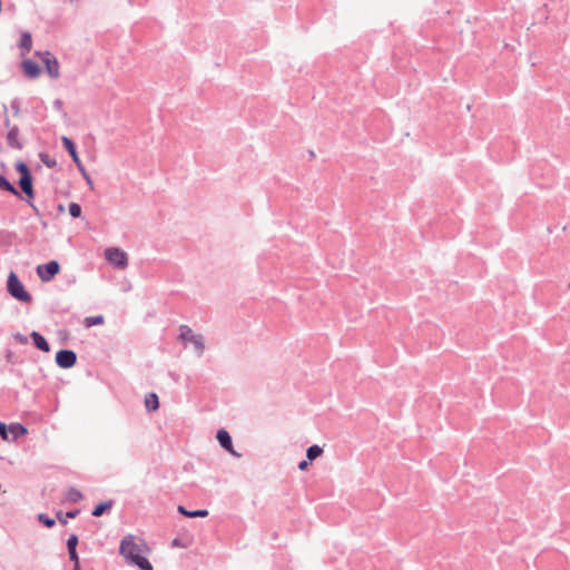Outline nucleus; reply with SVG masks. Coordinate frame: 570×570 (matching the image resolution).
Returning a JSON list of instances; mask_svg holds the SVG:
<instances>
[{
    "label": "nucleus",
    "instance_id": "obj_30",
    "mask_svg": "<svg viewBox=\"0 0 570 570\" xmlns=\"http://www.w3.org/2000/svg\"><path fill=\"white\" fill-rule=\"evenodd\" d=\"M9 430H8V424H6L4 422H0V438L3 440V441H9Z\"/></svg>",
    "mask_w": 570,
    "mask_h": 570
},
{
    "label": "nucleus",
    "instance_id": "obj_17",
    "mask_svg": "<svg viewBox=\"0 0 570 570\" xmlns=\"http://www.w3.org/2000/svg\"><path fill=\"white\" fill-rule=\"evenodd\" d=\"M145 406L147 412H154L159 407V397L156 393L150 392L145 397Z\"/></svg>",
    "mask_w": 570,
    "mask_h": 570
},
{
    "label": "nucleus",
    "instance_id": "obj_11",
    "mask_svg": "<svg viewBox=\"0 0 570 570\" xmlns=\"http://www.w3.org/2000/svg\"><path fill=\"white\" fill-rule=\"evenodd\" d=\"M21 68H22L23 73L30 79H35V78L39 77V75L41 72L40 66L31 59H24L21 62Z\"/></svg>",
    "mask_w": 570,
    "mask_h": 570
},
{
    "label": "nucleus",
    "instance_id": "obj_35",
    "mask_svg": "<svg viewBox=\"0 0 570 570\" xmlns=\"http://www.w3.org/2000/svg\"><path fill=\"white\" fill-rule=\"evenodd\" d=\"M53 108H55L56 110H62V109H63V102H62V100H60V99H56V100L53 101Z\"/></svg>",
    "mask_w": 570,
    "mask_h": 570
},
{
    "label": "nucleus",
    "instance_id": "obj_40",
    "mask_svg": "<svg viewBox=\"0 0 570 570\" xmlns=\"http://www.w3.org/2000/svg\"><path fill=\"white\" fill-rule=\"evenodd\" d=\"M307 153L311 160L315 158V153L313 150H308Z\"/></svg>",
    "mask_w": 570,
    "mask_h": 570
},
{
    "label": "nucleus",
    "instance_id": "obj_24",
    "mask_svg": "<svg viewBox=\"0 0 570 570\" xmlns=\"http://www.w3.org/2000/svg\"><path fill=\"white\" fill-rule=\"evenodd\" d=\"M39 158L48 168H55L57 166L56 159H53L46 153H40Z\"/></svg>",
    "mask_w": 570,
    "mask_h": 570
},
{
    "label": "nucleus",
    "instance_id": "obj_32",
    "mask_svg": "<svg viewBox=\"0 0 570 570\" xmlns=\"http://www.w3.org/2000/svg\"><path fill=\"white\" fill-rule=\"evenodd\" d=\"M311 465H312V462L305 458L304 460L298 462L297 468L301 471H307Z\"/></svg>",
    "mask_w": 570,
    "mask_h": 570
},
{
    "label": "nucleus",
    "instance_id": "obj_39",
    "mask_svg": "<svg viewBox=\"0 0 570 570\" xmlns=\"http://www.w3.org/2000/svg\"><path fill=\"white\" fill-rule=\"evenodd\" d=\"M171 544H173V547H180L181 546L178 538L174 539Z\"/></svg>",
    "mask_w": 570,
    "mask_h": 570
},
{
    "label": "nucleus",
    "instance_id": "obj_22",
    "mask_svg": "<svg viewBox=\"0 0 570 570\" xmlns=\"http://www.w3.org/2000/svg\"><path fill=\"white\" fill-rule=\"evenodd\" d=\"M79 514V510H70L63 515L62 512L57 513V519L60 523L67 524V519H73Z\"/></svg>",
    "mask_w": 570,
    "mask_h": 570
},
{
    "label": "nucleus",
    "instance_id": "obj_9",
    "mask_svg": "<svg viewBox=\"0 0 570 570\" xmlns=\"http://www.w3.org/2000/svg\"><path fill=\"white\" fill-rule=\"evenodd\" d=\"M216 439L219 445L233 456L239 458L240 453L236 452L233 445V440L229 432L225 429H219L216 433Z\"/></svg>",
    "mask_w": 570,
    "mask_h": 570
},
{
    "label": "nucleus",
    "instance_id": "obj_41",
    "mask_svg": "<svg viewBox=\"0 0 570 570\" xmlns=\"http://www.w3.org/2000/svg\"><path fill=\"white\" fill-rule=\"evenodd\" d=\"M58 209H59V212H63V206L60 204V205L58 206Z\"/></svg>",
    "mask_w": 570,
    "mask_h": 570
},
{
    "label": "nucleus",
    "instance_id": "obj_8",
    "mask_svg": "<svg viewBox=\"0 0 570 570\" xmlns=\"http://www.w3.org/2000/svg\"><path fill=\"white\" fill-rule=\"evenodd\" d=\"M20 193L26 195L24 200L30 203V199H35L33 177L32 174H23L18 180Z\"/></svg>",
    "mask_w": 570,
    "mask_h": 570
},
{
    "label": "nucleus",
    "instance_id": "obj_12",
    "mask_svg": "<svg viewBox=\"0 0 570 570\" xmlns=\"http://www.w3.org/2000/svg\"><path fill=\"white\" fill-rule=\"evenodd\" d=\"M19 127L13 125L10 127L7 134V144L10 148L21 150L23 148V142L19 140Z\"/></svg>",
    "mask_w": 570,
    "mask_h": 570
},
{
    "label": "nucleus",
    "instance_id": "obj_27",
    "mask_svg": "<svg viewBox=\"0 0 570 570\" xmlns=\"http://www.w3.org/2000/svg\"><path fill=\"white\" fill-rule=\"evenodd\" d=\"M87 326L100 325L104 323L102 315L90 316L85 320Z\"/></svg>",
    "mask_w": 570,
    "mask_h": 570
},
{
    "label": "nucleus",
    "instance_id": "obj_16",
    "mask_svg": "<svg viewBox=\"0 0 570 570\" xmlns=\"http://www.w3.org/2000/svg\"><path fill=\"white\" fill-rule=\"evenodd\" d=\"M0 189L22 199V195L4 175L0 174Z\"/></svg>",
    "mask_w": 570,
    "mask_h": 570
},
{
    "label": "nucleus",
    "instance_id": "obj_37",
    "mask_svg": "<svg viewBox=\"0 0 570 570\" xmlns=\"http://www.w3.org/2000/svg\"><path fill=\"white\" fill-rule=\"evenodd\" d=\"M27 204L31 207L35 215L40 216L39 208L35 205L33 199H30V203H27Z\"/></svg>",
    "mask_w": 570,
    "mask_h": 570
},
{
    "label": "nucleus",
    "instance_id": "obj_38",
    "mask_svg": "<svg viewBox=\"0 0 570 570\" xmlns=\"http://www.w3.org/2000/svg\"><path fill=\"white\" fill-rule=\"evenodd\" d=\"M59 335L62 336L63 338H67L69 333L66 330L65 331H59Z\"/></svg>",
    "mask_w": 570,
    "mask_h": 570
},
{
    "label": "nucleus",
    "instance_id": "obj_18",
    "mask_svg": "<svg viewBox=\"0 0 570 570\" xmlns=\"http://www.w3.org/2000/svg\"><path fill=\"white\" fill-rule=\"evenodd\" d=\"M114 503H115L114 500H108V501L98 503L91 511V515H94L96 518L101 517L102 514H105L107 511H109L112 508Z\"/></svg>",
    "mask_w": 570,
    "mask_h": 570
},
{
    "label": "nucleus",
    "instance_id": "obj_42",
    "mask_svg": "<svg viewBox=\"0 0 570 570\" xmlns=\"http://www.w3.org/2000/svg\"><path fill=\"white\" fill-rule=\"evenodd\" d=\"M72 570H81L80 567H72Z\"/></svg>",
    "mask_w": 570,
    "mask_h": 570
},
{
    "label": "nucleus",
    "instance_id": "obj_15",
    "mask_svg": "<svg viewBox=\"0 0 570 570\" xmlns=\"http://www.w3.org/2000/svg\"><path fill=\"white\" fill-rule=\"evenodd\" d=\"M177 511L186 518H206L209 514L206 509L188 510L184 505H178Z\"/></svg>",
    "mask_w": 570,
    "mask_h": 570
},
{
    "label": "nucleus",
    "instance_id": "obj_1",
    "mask_svg": "<svg viewBox=\"0 0 570 570\" xmlns=\"http://www.w3.org/2000/svg\"><path fill=\"white\" fill-rule=\"evenodd\" d=\"M119 553L129 564L136 566L140 570H154L149 560L141 554L142 548L135 542L131 534L124 537L120 541Z\"/></svg>",
    "mask_w": 570,
    "mask_h": 570
},
{
    "label": "nucleus",
    "instance_id": "obj_36",
    "mask_svg": "<svg viewBox=\"0 0 570 570\" xmlns=\"http://www.w3.org/2000/svg\"><path fill=\"white\" fill-rule=\"evenodd\" d=\"M83 178L86 179L87 184L92 188L94 183L90 178V176L87 174L86 169L83 168V171H81Z\"/></svg>",
    "mask_w": 570,
    "mask_h": 570
},
{
    "label": "nucleus",
    "instance_id": "obj_19",
    "mask_svg": "<svg viewBox=\"0 0 570 570\" xmlns=\"http://www.w3.org/2000/svg\"><path fill=\"white\" fill-rule=\"evenodd\" d=\"M19 47L22 50V55L29 52L32 47V37L28 31H23L20 37Z\"/></svg>",
    "mask_w": 570,
    "mask_h": 570
},
{
    "label": "nucleus",
    "instance_id": "obj_14",
    "mask_svg": "<svg viewBox=\"0 0 570 570\" xmlns=\"http://www.w3.org/2000/svg\"><path fill=\"white\" fill-rule=\"evenodd\" d=\"M9 433L12 435L11 441H17L19 438L28 434V429L21 423L8 424Z\"/></svg>",
    "mask_w": 570,
    "mask_h": 570
},
{
    "label": "nucleus",
    "instance_id": "obj_3",
    "mask_svg": "<svg viewBox=\"0 0 570 570\" xmlns=\"http://www.w3.org/2000/svg\"><path fill=\"white\" fill-rule=\"evenodd\" d=\"M178 338L184 343H191L198 356H202L205 351L204 337L200 334H195L187 325H180Z\"/></svg>",
    "mask_w": 570,
    "mask_h": 570
},
{
    "label": "nucleus",
    "instance_id": "obj_28",
    "mask_svg": "<svg viewBox=\"0 0 570 570\" xmlns=\"http://www.w3.org/2000/svg\"><path fill=\"white\" fill-rule=\"evenodd\" d=\"M14 168L19 173L20 176H22L23 174L31 173L28 165L21 160L16 163Z\"/></svg>",
    "mask_w": 570,
    "mask_h": 570
},
{
    "label": "nucleus",
    "instance_id": "obj_25",
    "mask_svg": "<svg viewBox=\"0 0 570 570\" xmlns=\"http://www.w3.org/2000/svg\"><path fill=\"white\" fill-rule=\"evenodd\" d=\"M68 209L72 218H79L81 216L82 210L78 203H70Z\"/></svg>",
    "mask_w": 570,
    "mask_h": 570
},
{
    "label": "nucleus",
    "instance_id": "obj_2",
    "mask_svg": "<svg viewBox=\"0 0 570 570\" xmlns=\"http://www.w3.org/2000/svg\"><path fill=\"white\" fill-rule=\"evenodd\" d=\"M7 292L20 303L30 304L32 302V295L26 289L23 283L12 271L8 275Z\"/></svg>",
    "mask_w": 570,
    "mask_h": 570
},
{
    "label": "nucleus",
    "instance_id": "obj_20",
    "mask_svg": "<svg viewBox=\"0 0 570 570\" xmlns=\"http://www.w3.org/2000/svg\"><path fill=\"white\" fill-rule=\"evenodd\" d=\"M324 450L318 444H313L306 449V459L312 463L320 456H322Z\"/></svg>",
    "mask_w": 570,
    "mask_h": 570
},
{
    "label": "nucleus",
    "instance_id": "obj_33",
    "mask_svg": "<svg viewBox=\"0 0 570 570\" xmlns=\"http://www.w3.org/2000/svg\"><path fill=\"white\" fill-rule=\"evenodd\" d=\"M13 338L16 342L20 343V344H27L28 343V337L21 333H16L13 335Z\"/></svg>",
    "mask_w": 570,
    "mask_h": 570
},
{
    "label": "nucleus",
    "instance_id": "obj_26",
    "mask_svg": "<svg viewBox=\"0 0 570 570\" xmlns=\"http://www.w3.org/2000/svg\"><path fill=\"white\" fill-rule=\"evenodd\" d=\"M78 542H79L78 535L75 533L70 534L69 538L67 539L68 551L77 550Z\"/></svg>",
    "mask_w": 570,
    "mask_h": 570
},
{
    "label": "nucleus",
    "instance_id": "obj_31",
    "mask_svg": "<svg viewBox=\"0 0 570 570\" xmlns=\"http://www.w3.org/2000/svg\"><path fill=\"white\" fill-rule=\"evenodd\" d=\"M69 560L73 563V567H80V560L77 550L68 551Z\"/></svg>",
    "mask_w": 570,
    "mask_h": 570
},
{
    "label": "nucleus",
    "instance_id": "obj_4",
    "mask_svg": "<svg viewBox=\"0 0 570 570\" xmlns=\"http://www.w3.org/2000/svg\"><path fill=\"white\" fill-rule=\"evenodd\" d=\"M36 55L41 59L45 65L47 73L52 79H58L60 76L58 59L50 51H37Z\"/></svg>",
    "mask_w": 570,
    "mask_h": 570
},
{
    "label": "nucleus",
    "instance_id": "obj_7",
    "mask_svg": "<svg viewBox=\"0 0 570 570\" xmlns=\"http://www.w3.org/2000/svg\"><path fill=\"white\" fill-rule=\"evenodd\" d=\"M55 361H56V364L60 368H65V370L71 368L77 363V354L72 350H67V348L59 350L56 353Z\"/></svg>",
    "mask_w": 570,
    "mask_h": 570
},
{
    "label": "nucleus",
    "instance_id": "obj_6",
    "mask_svg": "<svg viewBox=\"0 0 570 570\" xmlns=\"http://www.w3.org/2000/svg\"><path fill=\"white\" fill-rule=\"evenodd\" d=\"M105 254L107 261L115 267L125 268L128 265L127 254L118 247H109Z\"/></svg>",
    "mask_w": 570,
    "mask_h": 570
},
{
    "label": "nucleus",
    "instance_id": "obj_13",
    "mask_svg": "<svg viewBox=\"0 0 570 570\" xmlns=\"http://www.w3.org/2000/svg\"><path fill=\"white\" fill-rule=\"evenodd\" d=\"M30 337L32 338L35 347L45 353H48L50 351V344L42 334H40L37 331H32Z\"/></svg>",
    "mask_w": 570,
    "mask_h": 570
},
{
    "label": "nucleus",
    "instance_id": "obj_10",
    "mask_svg": "<svg viewBox=\"0 0 570 570\" xmlns=\"http://www.w3.org/2000/svg\"><path fill=\"white\" fill-rule=\"evenodd\" d=\"M61 142H62V146L65 147V149L67 150V153L69 154V156L71 157L72 161L78 167V169L80 171H83V165H82L81 159H80V157L78 155L75 141L71 138L67 137V136H62L61 137Z\"/></svg>",
    "mask_w": 570,
    "mask_h": 570
},
{
    "label": "nucleus",
    "instance_id": "obj_34",
    "mask_svg": "<svg viewBox=\"0 0 570 570\" xmlns=\"http://www.w3.org/2000/svg\"><path fill=\"white\" fill-rule=\"evenodd\" d=\"M3 108H4V119H3V125H4V127H7L8 129H10V127H12V126H11L10 119H9V117H8V115H7V107H6V105H3Z\"/></svg>",
    "mask_w": 570,
    "mask_h": 570
},
{
    "label": "nucleus",
    "instance_id": "obj_5",
    "mask_svg": "<svg viewBox=\"0 0 570 570\" xmlns=\"http://www.w3.org/2000/svg\"><path fill=\"white\" fill-rule=\"evenodd\" d=\"M60 272V264L57 261H49L46 264H40L36 268V273L38 277L47 283L53 279V277L59 274Z\"/></svg>",
    "mask_w": 570,
    "mask_h": 570
},
{
    "label": "nucleus",
    "instance_id": "obj_21",
    "mask_svg": "<svg viewBox=\"0 0 570 570\" xmlns=\"http://www.w3.org/2000/svg\"><path fill=\"white\" fill-rule=\"evenodd\" d=\"M83 498L82 493L73 488V487H70L68 489V492H67V495H66V499L69 501V502H72V503H78L79 501H81Z\"/></svg>",
    "mask_w": 570,
    "mask_h": 570
},
{
    "label": "nucleus",
    "instance_id": "obj_23",
    "mask_svg": "<svg viewBox=\"0 0 570 570\" xmlns=\"http://www.w3.org/2000/svg\"><path fill=\"white\" fill-rule=\"evenodd\" d=\"M38 521L43 524L46 528H49L51 529L52 527H55L56 524V520L50 518L48 514L46 513H39L38 514Z\"/></svg>",
    "mask_w": 570,
    "mask_h": 570
},
{
    "label": "nucleus",
    "instance_id": "obj_29",
    "mask_svg": "<svg viewBox=\"0 0 570 570\" xmlns=\"http://www.w3.org/2000/svg\"><path fill=\"white\" fill-rule=\"evenodd\" d=\"M11 110L13 111L14 116L20 115V108H21V99L20 98H13L10 104Z\"/></svg>",
    "mask_w": 570,
    "mask_h": 570
}]
</instances>
